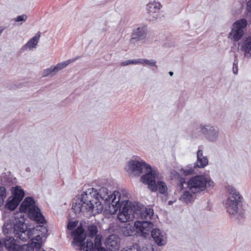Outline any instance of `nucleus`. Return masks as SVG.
Returning <instances> with one entry per match:
<instances>
[{"label": "nucleus", "mask_w": 251, "mask_h": 251, "mask_svg": "<svg viewBox=\"0 0 251 251\" xmlns=\"http://www.w3.org/2000/svg\"><path fill=\"white\" fill-rule=\"evenodd\" d=\"M128 171L135 173L140 175L144 171L146 174L141 177V181L145 184L148 185V188L152 192H156L158 190L161 194H164L167 188L165 183L162 181L156 182V178L158 176V173L152 170L151 166L144 161L131 160L128 163Z\"/></svg>", "instance_id": "f257e3e1"}, {"label": "nucleus", "mask_w": 251, "mask_h": 251, "mask_svg": "<svg viewBox=\"0 0 251 251\" xmlns=\"http://www.w3.org/2000/svg\"><path fill=\"white\" fill-rule=\"evenodd\" d=\"M100 198L105 201H111V205L114 212L120 209L118 218L121 222L126 223L134 218L135 211L128 204V201H121V194L119 191H115L111 195L100 196Z\"/></svg>", "instance_id": "f03ea898"}, {"label": "nucleus", "mask_w": 251, "mask_h": 251, "mask_svg": "<svg viewBox=\"0 0 251 251\" xmlns=\"http://www.w3.org/2000/svg\"><path fill=\"white\" fill-rule=\"evenodd\" d=\"M98 191L94 188L89 189L87 191L84 192L81 196L80 202L73 203L72 209L75 213H79L80 212L92 211L93 210L95 206L99 207L97 210H99L98 213L101 212L102 209V206L99 201V197H100Z\"/></svg>", "instance_id": "7ed1b4c3"}, {"label": "nucleus", "mask_w": 251, "mask_h": 251, "mask_svg": "<svg viewBox=\"0 0 251 251\" xmlns=\"http://www.w3.org/2000/svg\"><path fill=\"white\" fill-rule=\"evenodd\" d=\"M21 212L27 213L31 220L37 224H44L46 223L44 216L42 214L40 209L35 205V202L31 197H26L22 202L20 206Z\"/></svg>", "instance_id": "20e7f679"}, {"label": "nucleus", "mask_w": 251, "mask_h": 251, "mask_svg": "<svg viewBox=\"0 0 251 251\" xmlns=\"http://www.w3.org/2000/svg\"><path fill=\"white\" fill-rule=\"evenodd\" d=\"M152 226L151 222L137 221L135 222L134 225L130 224H126L122 228V232L125 236L128 237L134 233L136 228L137 232H140L143 235L145 236L149 234Z\"/></svg>", "instance_id": "39448f33"}, {"label": "nucleus", "mask_w": 251, "mask_h": 251, "mask_svg": "<svg viewBox=\"0 0 251 251\" xmlns=\"http://www.w3.org/2000/svg\"><path fill=\"white\" fill-rule=\"evenodd\" d=\"M84 231L83 228L81 226H79L72 232V236L74 237L73 243L78 246L79 250H84L86 248L85 251H96L98 248L91 239L87 240L85 246L84 240L86 236L84 234Z\"/></svg>", "instance_id": "423d86ee"}, {"label": "nucleus", "mask_w": 251, "mask_h": 251, "mask_svg": "<svg viewBox=\"0 0 251 251\" xmlns=\"http://www.w3.org/2000/svg\"><path fill=\"white\" fill-rule=\"evenodd\" d=\"M208 186H213V182L209 177L202 175H197L190 178L188 182L187 186L189 189L194 192H198L203 191Z\"/></svg>", "instance_id": "0eeeda50"}, {"label": "nucleus", "mask_w": 251, "mask_h": 251, "mask_svg": "<svg viewBox=\"0 0 251 251\" xmlns=\"http://www.w3.org/2000/svg\"><path fill=\"white\" fill-rule=\"evenodd\" d=\"M228 191L230 196L226 200V207L229 214H234L237 212L238 205L242 202V197L233 188H228Z\"/></svg>", "instance_id": "6e6552de"}, {"label": "nucleus", "mask_w": 251, "mask_h": 251, "mask_svg": "<svg viewBox=\"0 0 251 251\" xmlns=\"http://www.w3.org/2000/svg\"><path fill=\"white\" fill-rule=\"evenodd\" d=\"M247 21L245 19L236 21L233 24V27L229 33L228 38L235 42L238 41L244 35V29L247 26Z\"/></svg>", "instance_id": "1a4fd4ad"}, {"label": "nucleus", "mask_w": 251, "mask_h": 251, "mask_svg": "<svg viewBox=\"0 0 251 251\" xmlns=\"http://www.w3.org/2000/svg\"><path fill=\"white\" fill-rule=\"evenodd\" d=\"M4 245L8 251H34L31 243L20 246L13 237L6 238Z\"/></svg>", "instance_id": "9d476101"}, {"label": "nucleus", "mask_w": 251, "mask_h": 251, "mask_svg": "<svg viewBox=\"0 0 251 251\" xmlns=\"http://www.w3.org/2000/svg\"><path fill=\"white\" fill-rule=\"evenodd\" d=\"M24 224L16 225L14 227L15 236L23 241H26L31 238L32 231L30 229H25Z\"/></svg>", "instance_id": "9b49d317"}, {"label": "nucleus", "mask_w": 251, "mask_h": 251, "mask_svg": "<svg viewBox=\"0 0 251 251\" xmlns=\"http://www.w3.org/2000/svg\"><path fill=\"white\" fill-rule=\"evenodd\" d=\"M151 237L155 243L159 246L166 244L167 236L166 233L158 228L153 229L151 232Z\"/></svg>", "instance_id": "f8f14e48"}, {"label": "nucleus", "mask_w": 251, "mask_h": 251, "mask_svg": "<svg viewBox=\"0 0 251 251\" xmlns=\"http://www.w3.org/2000/svg\"><path fill=\"white\" fill-rule=\"evenodd\" d=\"M201 131L210 141H215L218 137V130L217 128H214L213 126L206 125L201 128Z\"/></svg>", "instance_id": "ddd939ff"}, {"label": "nucleus", "mask_w": 251, "mask_h": 251, "mask_svg": "<svg viewBox=\"0 0 251 251\" xmlns=\"http://www.w3.org/2000/svg\"><path fill=\"white\" fill-rule=\"evenodd\" d=\"M106 243L111 251H118L120 247V239L116 235L112 234L108 237Z\"/></svg>", "instance_id": "4468645a"}, {"label": "nucleus", "mask_w": 251, "mask_h": 251, "mask_svg": "<svg viewBox=\"0 0 251 251\" xmlns=\"http://www.w3.org/2000/svg\"><path fill=\"white\" fill-rule=\"evenodd\" d=\"M75 59H70L65 62L59 63L56 65L53 69L50 68L44 71L43 75L46 76L52 73H55L59 70L65 68L68 65L74 61Z\"/></svg>", "instance_id": "2eb2a0df"}, {"label": "nucleus", "mask_w": 251, "mask_h": 251, "mask_svg": "<svg viewBox=\"0 0 251 251\" xmlns=\"http://www.w3.org/2000/svg\"><path fill=\"white\" fill-rule=\"evenodd\" d=\"M161 7V4L159 2H149L147 5L148 12L151 15V14H155L160 9ZM152 18L153 19L150 18H149V19L150 20H153V19H157V14H154V15L152 16Z\"/></svg>", "instance_id": "dca6fc26"}, {"label": "nucleus", "mask_w": 251, "mask_h": 251, "mask_svg": "<svg viewBox=\"0 0 251 251\" xmlns=\"http://www.w3.org/2000/svg\"><path fill=\"white\" fill-rule=\"evenodd\" d=\"M208 159L202 154V151L199 150L197 152V161L195 163L194 168H203L208 164Z\"/></svg>", "instance_id": "f3484780"}, {"label": "nucleus", "mask_w": 251, "mask_h": 251, "mask_svg": "<svg viewBox=\"0 0 251 251\" xmlns=\"http://www.w3.org/2000/svg\"><path fill=\"white\" fill-rule=\"evenodd\" d=\"M146 27H138L132 33V37L130 39V42H132L134 39L140 40L145 38L146 36Z\"/></svg>", "instance_id": "a211bd4d"}, {"label": "nucleus", "mask_w": 251, "mask_h": 251, "mask_svg": "<svg viewBox=\"0 0 251 251\" xmlns=\"http://www.w3.org/2000/svg\"><path fill=\"white\" fill-rule=\"evenodd\" d=\"M41 36V32L38 31L35 35L31 38L24 46V48L29 50L35 48L39 42Z\"/></svg>", "instance_id": "6ab92c4d"}, {"label": "nucleus", "mask_w": 251, "mask_h": 251, "mask_svg": "<svg viewBox=\"0 0 251 251\" xmlns=\"http://www.w3.org/2000/svg\"><path fill=\"white\" fill-rule=\"evenodd\" d=\"M242 50L246 57L251 56V38L248 37L245 40L242 45Z\"/></svg>", "instance_id": "aec40b11"}, {"label": "nucleus", "mask_w": 251, "mask_h": 251, "mask_svg": "<svg viewBox=\"0 0 251 251\" xmlns=\"http://www.w3.org/2000/svg\"><path fill=\"white\" fill-rule=\"evenodd\" d=\"M13 198H15L20 202L25 196V192L23 189L20 186H17L15 187L13 192Z\"/></svg>", "instance_id": "412c9836"}, {"label": "nucleus", "mask_w": 251, "mask_h": 251, "mask_svg": "<svg viewBox=\"0 0 251 251\" xmlns=\"http://www.w3.org/2000/svg\"><path fill=\"white\" fill-rule=\"evenodd\" d=\"M140 217L142 219H151L153 215V210L151 208H147L141 210L140 213Z\"/></svg>", "instance_id": "4be33fe9"}, {"label": "nucleus", "mask_w": 251, "mask_h": 251, "mask_svg": "<svg viewBox=\"0 0 251 251\" xmlns=\"http://www.w3.org/2000/svg\"><path fill=\"white\" fill-rule=\"evenodd\" d=\"M42 239V238L40 235H38L35 237L34 239H32V241L31 242V245L33 246V249L34 250H37V251H39V250L41 248L42 244L40 243L39 241Z\"/></svg>", "instance_id": "5701e85b"}, {"label": "nucleus", "mask_w": 251, "mask_h": 251, "mask_svg": "<svg viewBox=\"0 0 251 251\" xmlns=\"http://www.w3.org/2000/svg\"><path fill=\"white\" fill-rule=\"evenodd\" d=\"M20 201L17 200L15 198H13L12 200H10L7 203V207L12 210H14L17 206L19 205Z\"/></svg>", "instance_id": "b1692460"}, {"label": "nucleus", "mask_w": 251, "mask_h": 251, "mask_svg": "<svg viewBox=\"0 0 251 251\" xmlns=\"http://www.w3.org/2000/svg\"><path fill=\"white\" fill-rule=\"evenodd\" d=\"M181 199L184 202L188 203L192 201L193 197L189 191H185L183 192Z\"/></svg>", "instance_id": "393cba45"}, {"label": "nucleus", "mask_w": 251, "mask_h": 251, "mask_svg": "<svg viewBox=\"0 0 251 251\" xmlns=\"http://www.w3.org/2000/svg\"><path fill=\"white\" fill-rule=\"evenodd\" d=\"M88 235L91 238H93L96 235L98 232L97 227L95 225H90L88 227Z\"/></svg>", "instance_id": "a878e982"}, {"label": "nucleus", "mask_w": 251, "mask_h": 251, "mask_svg": "<svg viewBox=\"0 0 251 251\" xmlns=\"http://www.w3.org/2000/svg\"><path fill=\"white\" fill-rule=\"evenodd\" d=\"M6 198V189L4 187H0V206L3 204Z\"/></svg>", "instance_id": "bb28decb"}, {"label": "nucleus", "mask_w": 251, "mask_h": 251, "mask_svg": "<svg viewBox=\"0 0 251 251\" xmlns=\"http://www.w3.org/2000/svg\"><path fill=\"white\" fill-rule=\"evenodd\" d=\"M181 172L185 176L191 175L194 173V169L191 166H187L185 168L182 169Z\"/></svg>", "instance_id": "cd10ccee"}, {"label": "nucleus", "mask_w": 251, "mask_h": 251, "mask_svg": "<svg viewBox=\"0 0 251 251\" xmlns=\"http://www.w3.org/2000/svg\"><path fill=\"white\" fill-rule=\"evenodd\" d=\"M121 251H141L139 246L137 244H134L130 247H128L126 249L124 248Z\"/></svg>", "instance_id": "c85d7f7f"}, {"label": "nucleus", "mask_w": 251, "mask_h": 251, "mask_svg": "<svg viewBox=\"0 0 251 251\" xmlns=\"http://www.w3.org/2000/svg\"><path fill=\"white\" fill-rule=\"evenodd\" d=\"M139 63L142 64L145 63L146 65H148L151 66H154L156 64V62L153 60H147V59H143L142 62L139 61Z\"/></svg>", "instance_id": "c756f323"}, {"label": "nucleus", "mask_w": 251, "mask_h": 251, "mask_svg": "<svg viewBox=\"0 0 251 251\" xmlns=\"http://www.w3.org/2000/svg\"><path fill=\"white\" fill-rule=\"evenodd\" d=\"M95 246H97L98 248H99L101 247V238L99 236L97 235L96 236L95 238Z\"/></svg>", "instance_id": "7c9ffc66"}, {"label": "nucleus", "mask_w": 251, "mask_h": 251, "mask_svg": "<svg viewBox=\"0 0 251 251\" xmlns=\"http://www.w3.org/2000/svg\"><path fill=\"white\" fill-rule=\"evenodd\" d=\"M27 19V16L26 15L23 14L22 15L18 16L15 20V22H21L25 21Z\"/></svg>", "instance_id": "2f4dec72"}, {"label": "nucleus", "mask_w": 251, "mask_h": 251, "mask_svg": "<svg viewBox=\"0 0 251 251\" xmlns=\"http://www.w3.org/2000/svg\"><path fill=\"white\" fill-rule=\"evenodd\" d=\"M139 63V61L136 60H127L126 61H124L121 63V66H126L131 64H136Z\"/></svg>", "instance_id": "473e14b6"}, {"label": "nucleus", "mask_w": 251, "mask_h": 251, "mask_svg": "<svg viewBox=\"0 0 251 251\" xmlns=\"http://www.w3.org/2000/svg\"><path fill=\"white\" fill-rule=\"evenodd\" d=\"M77 222L75 221L70 222L68 224L67 227L69 230H73L77 225Z\"/></svg>", "instance_id": "72a5a7b5"}, {"label": "nucleus", "mask_w": 251, "mask_h": 251, "mask_svg": "<svg viewBox=\"0 0 251 251\" xmlns=\"http://www.w3.org/2000/svg\"><path fill=\"white\" fill-rule=\"evenodd\" d=\"M237 65V61L236 60H235L233 65V72L234 74H237L238 73Z\"/></svg>", "instance_id": "f704fd0d"}, {"label": "nucleus", "mask_w": 251, "mask_h": 251, "mask_svg": "<svg viewBox=\"0 0 251 251\" xmlns=\"http://www.w3.org/2000/svg\"><path fill=\"white\" fill-rule=\"evenodd\" d=\"M184 183H185V179L184 178H180L178 185L181 190L183 189V184Z\"/></svg>", "instance_id": "c9c22d12"}, {"label": "nucleus", "mask_w": 251, "mask_h": 251, "mask_svg": "<svg viewBox=\"0 0 251 251\" xmlns=\"http://www.w3.org/2000/svg\"><path fill=\"white\" fill-rule=\"evenodd\" d=\"M96 251H106V250L103 247H100L98 248Z\"/></svg>", "instance_id": "e433bc0d"}, {"label": "nucleus", "mask_w": 251, "mask_h": 251, "mask_svg": "<svg viewBox=\"0 0 251 251\" xmlns=\"http://www.w3.org/2000/svg\"><path fill=\"white\" fill-rule=\"evenodd\" d=\"M169 74H170V75L171 76H172V75H173V73L172 72H169Z\"/></svg>", "instance_id": "4c0bfd02"}, {"label": "nucleus", "mask_w": 251, "mask_h": 251, "mask_svg": "<svg viewBox=\"0 0 251 251\" xmlns=\"http://www.w3.org/2000/svg\"><path fill=\"white\" fill-rule=\"evenodd\" d=\"M3 29H0V34L2 32Z\"/></svg>", "instance_id": "58836bf2"}]
</instances>
